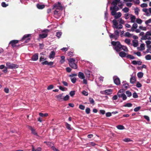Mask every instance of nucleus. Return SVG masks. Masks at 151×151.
<instances>
[{"instance_id": "nucleus-1", "label": "nucleus", "mask_w": 151, "mask_h": 151, "mask_svg": "<svg viewBox=\"0 0 151 151\" xmlns=\"http://www.w3.org/2000/svg\"><path fill=\"white\" fill-rule=\"evenodd\" d=\"M119 22L120 24L118 26V23L117 21L115 19H114L112 21L113 25V27L114 29H121L123 27V26L122 24H124V21L122 18H120L119 20Z\"/></svg>"}, {"instance_id": "nucleus-2", "label": "nucleus", "mask_w": 151, "mask_h": 151, "mask_svg": "<svg viewBox=\"0 0 151 151\" xmlns=\"http://www.w3.org/2000/svg\"><path fill=\"white\" fill-rule=\"evenodd\" d=\"M56 8V10L54 12V14L55 15H60L59 13L60 10H62L63 7L62 6L61 3L58 2L57 4H55L53 6V8Z\"/></svg>"}, {"instance_id": "nucleus-3", "label": "nucleus", "mask_w": 151, "mask_h": 151, "mask_svg": "<svg viewBox=\"0 0 151 151\" xmlns=\"http://www.w3.org/2000/svg\"><path fill=\"white\" fill-rule=\"evenodd\" d=\"M111 43L114 46L113 49L116 52H118L121 51L122 45L119 42L112 41Z\"/></svg>"}, {"instance_id": "nucleus-4", "label": "nucleus", "mask_w": 151, "mask_h": 151, "mask_svg": "<svg viewBox=\"0 0 151 151\" xmlns=\"http://www.w3.org/2000/svg\"><path fill=\"white\" fill-rule=\"evenodd\" d=\"M75 59L76 58H71L68 60L69 65L74 69H76L77 68L76 64L75 63L76 61Z\"/></svg>"}, {"instance_id": "nucleus-5", "label": "nucleus", "mask_w": 151, "mask_h": 151, "mask_svg": "<svg viewBox=\"0 0 151 151\" xmlns=\"http://www.w3.org/2000/svg\"><path fill=\"white\" fill-rule=\"evenodd\" d=\"M6 65L8 68L12 69H15L19 67L18 65L11 63L9 62L6 63Z\"/></svg>"}, {"instance_id": "nucleus-6", "label": "nucleus", "mask_w": 151, "mask_h": 151, "mask_svg": "<svg viewBox=\"0 0 151 151\" xmlns=\"http://www.w3.org/2000/svg\"><path fill=\"white\" fill-rule=\"evenodd\" d=\"M141 39L142 40H151V31L147 32L145 35L141 37Z\"/></svg>"}, {"instance_id": "nucleus-7", "label": "nucleus", "mask_w": 151, "mask_h": 151, "mask_svg": "<svg viewBox=\"0 0 151 151\" xmlns=\"http://www.w3.org/2000/svg\"><path fill=\"white\" fill-rule=\"evenodd\" d=\"M110 9L111 11V14L114 15L115 14V13H116V12L119 10V8L117 6H114L113 7H111Z\"/></svg>"}, {"instance_id": "nucleus-8", "label": "nucleus", "mask_w": 151, "mask_h": 151, "mask_svg": "<svg viewBox=\"0 0 151 151\" xmlns=\"http://www.w3.org/2000/svg\"><path fill=\"white\" fill-rule=\"evenodd\" d=\"M142 11L146 14L147 16H150L151 15V7L149 9L143 8Z\"/></svg>"}, {"instance_id": "nucleus-9", "label": "nucleus", "mask_w": 151, "mask_h": 151, "mask_svg": "<svg viewBox=\"0 0 151 151\" xmlns=\"http://www.w3.org/2000/svg\"><path fill=\"white\" fill-rule=\"evenodd\" d=\"M113 79L114 83L117 85H119L120 83V81L119 78L116 76L113 77Z\"/></svg>"}, {"instance_id": "nucleus-10", "label": "nucleus", "mask_w": 151, "mask_h": 151, "mask_svg": "<svg viewBox=\"0 0 151 151\" xmlns=\"http://www.w3.org/2000/svg\"><path fill=\"white\" fill-rule=\"evenodd\" d=\"M18 42V40H12L11 41L9 44L11 45L12 46L14 47L16 46V44Z\"/></svg>"}, {"instance_id": "nucleus-11", "label": "nucleus", "mask_w": 151, "mask_h": 151, "mask_svg": "<svg viewBox=\"0 0 151 151\" xmlns=\"http://www.w3.org/2000/svg\"><path fill=\"white\" fill-rule=\"evenodd\" d=\"M38 58V54L37 53L34 54L31 58V60L35 61L37 60Z\"/></svg>"}, {"instance_id": "nucleus-12", "label": "nucleus", "mask_w": 151, "mask_h": 151, "mask_svg": "<svg viewBox=\"0 0 151 151\" xmlns=\"http://www.w3.org/2000/svg\"><path fill=\"white\" fill-rule=\"evenodd\" d=\"M114 16V17L115 19H119L120 17H121L122 16V14L120 12H118L116 13H115V14L114 15H112Z\"/></svg>"}, {"instance_id": "nucleus-13", "label": "nucleus", "mask_w": 151, "mask_h": 151, "mask_svg": "<svg viewBox=\"0 0 151 151\" xmlns=\"http://www.w3.org/2000/svg\"><path fill=\"white\" fill-rule=\"evenodd\" d=\"M117 96L119 98H122L123 100H125L127 99V96L124 93L118 94Z\"/></svg>"}, {"instance_id": "nucleus-14", "label": "nucleus", "mask_w": 151, "mask_h": 151, "mask_svg": "<svg viewBox=\"0 0 151 151\" xmlns=\"http://www.w3.org/2000/svg\"><path fill=\"white\" fill-rule=\"evenodd\" d=\"M127 54L123 51H121L119 53V55L122 58H126Z\"/></svg>"}, {"instance_id": "nucleus-15", "label": "nucleus", "mask_w": 151, "mask_h": 151, "mask_svg": "<svg viewBox=\"0 0 151 151\" xmlns=\"http://www.w3.org/2000/svg\"><path fill=\"white\" fill-rule=\"evenodd\" d=\"M78 76V77L81 79H83L85 78V76L83 73L81 72H79Z\"/></svg>"}, {"instance_id": "nucleus-16", "label": "nucleus", "mask_w": 151, "mask_h": 151, "mask_svg": "<svg viewBox=\"0 0 151 151\" xmlns=\"http://www.w3.org/2000/svg\"><path fill=\"white\" fill-rule=\"evenodd\" d=\"M109 36L111 39H114L115 40H117L118 38L114 34L109 33Z\"/></svg>"}, {"instance_id": "nucleus-17", "label": "nucleus", "mask_w": 151, "mask_h": 151, "mask_svg": "<svg viewBox=\"0 0 151 151\" xmlns=\"http://www.w3.org/2000/svg\"><path fill=\"white\" fill-rule=\"evenodd\" d=\"M55 53L54 51H51L50 54L49 58L50 59L54 58Z\"/></svg>"}, {"instance_id": "nucleus-18", "label": "nucleus", "mask_w": 151, "mask_h": 151, "mask_svg": "<svg viewBox=\"0 0 151 151\" xmlns=\"http://www.w3.org/2000/svg\"><path fill=\"white\" fill-rule=\"evenodd\" d=\"M132 63L134 65H140L142 63V62L140 61L133 60L132 62Z\"/></svg>"}, {"instance_id": "nucleus-19", "label": "nucleus", "mask_w": 151, "mask_h": 151, "mask_svg": "<svg viewBox=\"0 0 151 151\" xmlns=\"http://www.w3.org/2000/svg\"><path fill=\"white\" fill-rule=\"evenodd\" d=\"M37 8L40 9H42L45 7V6L43 4H38L36 5Z\"/></svg>"}, {"instance_id": "nucleus-20", "label": "nucleus", "mask_w": 151, "mask_h": 151, "mask_svg": "<svg viewBox=\"0 0 151 151\" xmlns=\"http://www.w3.org/2000/svg\"><path fill=\"white\" fill-rule=\"evenodd\" d=\"M112 90L111 89H109L105 90V95H109L111 93Z\"/></svg>"}, {"instance_id": "nucleus-21", "label": "nucleus", "mask_w": 151, "mask_h": 151, "mask_svg": "<svg viewBox=\"0 0 151 151\" xmlns=\"http://www.w3.org/2000/svg\"><path fill=\"white\" fill-rule=\"evenodd\" d=\"M91 73V72L88 70H86L85 71V73L86 76L88 77H90Z\"/></svg>"}, {"instance_id": "nucleus-22", "label": "nucleus", "mask_w": 151, "mask_h": 151, "mask_svg": "<svg viewBox=\"0 0 151 151\" xmlns=\"http://www.w3.org/2000/svg\"><path fill=\"white\" fill-rule=\"evenodd\" d=\"M133 45L134 47H137L138 46V41L137 40H134L132 41Z\"/></svg>"}, {"instance_id": "nucleus-23", "label": "nucleus", "mask_w": 151, "mask_h": 151, "mask_svg": "<svg viewBox=\"0 0 151 151\" xmlns=\"http://www.w3.org/2000/svg\"><path fill=\"white\" fill-rule=\"evenodd\" d=\"M136 81L135 78L134 76H132L130 78V82L132 84H134Z\"/></svg>"}, {"instance_id": "nucleus-24", "label": "nucleus", "mask_w": 151, "mask_h": 151, "mask_svg": "<svg viewBox=\"0 0 151 151\" xmlns=\"http://www.w3.org/2000/svg\"><path fill=\"white\" fill-rule=\"evenodd\" d=\"M47 36V35L46 33H43L39 35V37L41 38H44L46 37Z\"/></svg>"}, {"instance_id": "nucleus-25", "label": "nucleus", "mask_w": 151, "mask_h": 151, "mask_svg": "<svg viewBox=\"0 0 151 151\" xmlns=\"http://www.w3.org/2000/svg\"><path fill=\"white\" fill-rule=\"evenodd\" d=\"M130 19L131 22H134L135 21V17L132 14L130 15Z\"/></svg>"}, {"instance_id": "nucleus-26", "label": "nucleus", "mask_w": 151, "mask_h": 151, "mask_svg": "<svg viewBox=\"0 0 151 151\" xmlns=\"http://www.w3.org/2000/svg\"><path fill=\"white\" fill-rule=\"evenodd\" d=\"M121 50H123L126 52H127L128 51L127 47L124 46L122 45V47L121 48Z\"/></svg>"}, {"instance_id": "nucleus-27", "label": "nucleus", "mask_w": 151, "mask_h": 151, "mask_svg": "<svg viewBox=\"0 0 151 151\" xmlns=\"http://www.w3.org/2000/svg\"><path fill=\"white\" fill-rule=\"evenodd\" d=\"M116 128L119 130H123L125 129L123 125H119L116 126Z\"/></svg>"}, {"instance_id": "nucleus-28", "label": "nucleus", "mask_w": 151, "mask_h": 151, "mask_svg": "<svg viewBox=\"0 0 151 151\" xmlns=\"http://www.w3.org/2000/svg\"><path fill=\"white\" fill-rule=\"evenodd\" d=\"M65 126L66 128L69 130H71L72 128L71 127V125L67 122L65 123Z\"/></svg>"}, {"instance_id": "nucleus-29", "label": "nucleus", "mask_w": 151, "mask_h": 151, "mask_svg": "<svg viewBox=\"0 0 151 151\" xmlns=\"http://www.w3.org/2000/svg\"><path fill=\"white\" fill-rule=\"evenodd\" d=\"M62 34V33L61 32H56V36L59 39L61 37Z\"/></svg>"}, {"instance_id": "nucleus-30", "label": "nucleus", "mask_w": 151, "mask_h": 151, "mask_svg": "<svg viewBox=\"0 0 151 151\" xmlns=\"http://www.w3.org/2000/svg\"><path fill=\"white\" fill-rule=\"evenodd\" d=\"M143 75V73L142 72H138L137 74V76L138 78H142Z\"/></svg>"}, {"instance_id": "nucleus-31", "label": "nucleus", "mask_w": 151, "mask_h": 151, "mask_svg": "<svg viewBox=\"0 0 151 151\" xmlns=\"http://www.w3.org/2000/svg\"><path fill=\"white\" fill-rule=\"evenodd\" d=\"M126 58L132 60L135 59L133 55H131L127 54Z\"/></svg>"}, {"instance_id": "nucleus-32", "label": "nucleus", "mask_w": 151, "mask_h": 151, "mask_svg": "<svg viewBox=\"0 0 151 151\" xmlns=\"http://www.w3.org/2000/svg\"><path fill=\"white\" fill-rule=\"evenodd\" d=\"M29 128L31 129L32 132L35 135H37V132L35 131V130L32 127H29Z\"/></svg>"}, {"instance_id": "nucleus-33", "label": "nucleus", "mask_w": 151, "mask_h": 151, "mask_svg": "<svg viewBox=\"0 0 151 151\" xmlns=\"http://www.w3.org/2000/svg\"><path fill=\"white\" fill-rule=\"evenodd\" d=\"M132 35L129 32H126L125 33L124 36L125 37H132Z\"/></svg>"}, {"instance_id": "nucleus-34", "label": "nucleus", "mask_w": 151, "mask_h": 151, "mask_svg": "<svg viewBox=\"0 0 151 151\" xmlns=\"http://www.w3.org/2000/svg\"><path fill=\"white\" fill-rule=\"evenodd\" d=\"M41 148L40 147H38L36 149H35L33 146H32V151H41Z\"/></svg>"}, {"instance_id": "nucleus-35", "label": "nucleus", "mask_w": 151, "mask_h": 151, "mask_svg": "<svg viewBox=\"0 0 151 151\" xmlns=\"http://www.w3.org/2000/svg\"><path fill=\"white\" fill-rule=\"evenodd\" d=\"M132 104L131 103H127L126 104H124L123 106L125 107H130L132 106Z\"/></svg>"}, {"instance_id": "nucleus-36", "label": "nucleus", "mask_w": 151, "mask_h": 151, "mask_svg": "<svg viewBox=\"0 0 151 151\" xmlns=\"http://www.w3.org/2000/svg\"><path fill=\"white\" fill-rule=\"evenodd\" d=\"M129 10V9L127 7H125L123 9H122V11L124 12V13H127L128 12Z\"/></svg>"}, {"instance_id": "nucleus-37", "label": "nucleus", "mask_w": 151, "mask_h": 151, "mask_svg": "<svg viewBox=\"0 0 151 151\" xmlns=\"http://www.w3.org/2000/svg\"><path fill=\"white\" fill-rule=\"evenodd\" d=\"M145 58L147 60H151V55L150 54L147 55L145 56Z\"/></svg>"}, {"instance_id": "nucleus-38", "label": "nucleus", "mask_w": 151, "mask_h": 151, "mask_svg": "<svg viewBox=\"0 0 151 151\" xmlns=\"http://www.w3.org/2000/svg\"><path fill=\"white\" fill-rule=\"evenodd\" d=\"M31 35L29 34L24 35L22 37V40H24L27 38L31 36Z\"/></svg>"}, {"instance_id": "nucleus-39", "label": "nucleus", "mask_w": 151, "mask_h": 151, "mask_svg": "<svg viewBox=\"0 0 151 151\" xmlns=\"http://www.w3.org/2000/svg\"><path fill=\"white\" fill-rule=\"evenodd\" d=\"M89 101L90 104H92L93 105L94 104V101L93 99L91 98H89Z\"/></svg>"}, {"instance_id": "nucleus-40", "label": "nucleus", "mask_w": 151, "mask_h": 151, "mask_svg": "<svg viewBox=\"0 0 151 151\" xmlns=\"http://www.w3.org/2000/svg\"><path fill=\"white\" fill-rule=\"evenodd\" d=\"M62 96L63 94H60L58 95L56 97L59 100H60L62 99Z\"/></svg>"}, {"instance_id": "nucleus-41", "label": "nucleus", "mask_w": 151, "mask_h": 151, "mask_svg": "<svg viewBox=\"0 0 151 151\" xmlns=\"http://www.w3.org/2000/svg\"><path fill=\"white\" fill-rule=\"evenodd\" d=\"M39 115L41 117L47 116L48 115V114L47 113H45L44 114H43V113H39Z\"/></svg>"}, {"instance_id": "nucleus-42", "label": "nucleus", "mask_w": 151, "mask_h": 151, "mask_svg": "<svg viewBox=\"0 0 151 151\" xmlns=\"http://www.w3.org/2000/svg\"><path fill=\"white\" fill-rule=\"evenodd\" d=\"M139 9L137 8V7H136L135 9H134V12H135V14H137V15H138V14H139Z\"/></svg>"}, {"instance_id": "nucleus-43", "label": "nucleus", "mask_w": 151, "mask_h": 151, "mask_svg": "<svg viewBox=\"0 0 151 151\" xmlns=\"http://www.w3.org/2000/svg\"><path fill=\"white\" fill-rule=\"evenodd\" d=\"M130 14L129 13H126L124 14V17L126 19H128L130 17Z\"/></svg>"}, {"instance_id": "nucleus-44", "label": "nucleus", "mask_w": 151, "mask_h": 151, "mask_svg": "<svg viewBox=\"0 0 151 151\" xmlns=\"http://www.w3.org/2000/svg\"><path fill=\"white\" fill-rule=\"evenodd\" d=\"M126 93L128 97H130L132 95L131 93L129 91H126Z\"/></svg>"}, {"instance_id": "nucleus-45", "label": "nucleus", "mask_w": 151, "mask_h": 151, "mask_svg": "<svg viewBox=\"0 0 151 151\" xmlns=\"http://www.w3.org/2000/svg\"><path fill=\"white\" fill-rule=\"evenodd\" d=\"M119 32L118 30H115L114 31V34L118 37L119 36Z\"/></svg>"}, {"instance_id": "nucleus-46", "label": "nucleus", "mask_w": 151, "mask_h": 151, "mask_svg": "<svg viewBox=\"0 0 151 151\" xmlns=\"http://www.w3.org/2000/svg\"><path fill=\"white\" fill-rule=\"evenodd\" d=\"M124 90H123V89H120L119 91L118 92L117 94H122V93H124Z\"/></svg>"}, {"instance_id": "nucleus-47", "label": "nucleus", "mask_w": 151, "mask_h": 151, "mask_svg": "<svg viewBox=\"0 0 151 151\" xmlns=\"http://www.w3.org/2000/svg\"><path fill=\"white\" fill-rule=\"evenodd\" d=\"M71 81L73 83H75L76 81V78L74 77L73 78H70Z\"/></svg>"}, {"instance_id": "nucleus-48", "label": "nucleus", "mask_w": 151, "mask_h": 151, "mask_svg": "<svg viewBox=\"0 0 151 151\" xmlns=\"http://www.w3.org/2000/svg\"><path fill=\"white\" fill-rule=\"evenodd\" d=\"M107 6H106V11L105 12V13H104L105 19H106V20L107 19L108 15V13L107 12Z\"/></svg>"}, {"instance_id": "nucleus-49", "label": "nucleus", "mask_w": 151, "mask_h": 151, "mask_svg": "<svg viewBox=\"0 0 151 151\" xmlns=\"http://www.w3.org/2000/svg\"><path fill=\"white\" fill-rule=\"evenodd\" d=\"M90 111H91L90 109V108H89L88 107L86 109V110H85L86 113L87 114H88L90 113Z\"/></svg>"}, {"instance_id": "nucleus-50", "label": "nucleus", "mask_w": 151, "mask_h": 151, "mask_svg": "<svg viewBox=\"0 0 151 151\" xmlns=\"http://www.w3.org/2000/svg\"><path fill=\"white\" fill-rule=\"evenodd\" d=\"M1 6L3 7H6L8 6V4H6L5 2H2L1 3Z\"/></svg>"}, {"instance_id": "nucleus-51", "label": "nucleus", "mask_w": 151, "mask_h": 151, "mask_svg": "<svg viewBox=\"0 0 151 151\" xmlns=\"http://www.w3.org/2000/svg\"><path fill=\"white\" fill-rule=\"evenodd\" d=\"M141 107L140 106H138L137 107H136L134 109V110L135 112H137L138 111L141 109Z\"/></svg>"}, {"instance_id": "nucleus-52", "label": "nucleus", "mask_w": 151, "mask_h": 151, "mask_svg": "<svg viewBox=\"0 0 151 151\" xmlns=\"http://www.w3.org/2000/svg\"><path fill=\"white\" fill-rule=\"evenodd\" d=\"M76 91H71L70 92L69 94L71 96H73L75 94Z\"/></svg>"}, {"instance_id": "nucleus-53", "label": "nucleus", "mask_w": 151, "mask_h": 151, "mask_svg": "<svg viewBox=\"0 0 151 151\" xmlns=\"http://www.w3.org/2000/svg\"><path fill=\"white\" fill-rule=\"evenodd\" d=\"M123 140L125 142H128L132 141V140L129 138H126L124 139Z\"/></svg>"}, {"instance_id": "nucleus-54", "label": "nucleus", "mask_w": 151, "mask_h": 151, "mask_svg": "<svg viewBox=\"0 0 151 151\" xmlns=\"http://www.w3.org/2000/svg\"><path fill=\"white\" fill-rule=\"evenodd\" d=\"M136 22L139 24H141L142 22V20L139 19H136Z\"/></svg>"}, {"instance_id": "nucleus-55", "label": "nucleus", "mask_w": 151, "mask_h": 151, "mask_svg": "<svg viewBox=\"0 0 151 151\" xmlns=\"http://www.w3.org/2000/svg\"><path fill=\"white\" fill-rule=\"evenodd\" d=\"M142 86V84L139 82H137L136 85V86L137 87L139 88L141 87Z\"/></svg>"}, {"instance_id": "nucleus-56", "label": "nucleus", "mask_w": 151, "mask_h": 151, "mask_svg": "<svg viewBox=\"0 0 151 151\" xmlns=\"http://www.w3.org/2000/svg\"><path fill=\"white\" fill-rule=\"evenodd\" d=\"M130 42H131L130 40L129 39H127L125 40V42L128 45H129L130 44Z\"/></svg>"}, {"instance_id": "nucleus-57", "label": "nucleus", "mask_w": 151, "mask_h": 151, "mask_svg": "<svg viewBox=\"0 0 151 151\" xmlns=\"http://www.w3.org/2000/svg\"><path fill=\"white\" fill-rule=\"evenodd\" d=\"M147 4L146 3H143L140 5L141 7L142 8L147 7Z\"/></svg>"}, {"instance_id": "nucleus-58", "label": "nucleus", "mask_w": 151, "mask_h": 151, "mask_svg": "<svg viewBox=\"0 0 151 151\" xmlns=\"http://www.w3.org/2000/svg\"><path fill=\"white\" fill-rule=\"evenodd\" d=\"M69 98V96L68 95H66L63 98V99L64 101H67L68 100Z\"/></svg>"}, {"instance_id": "nucleus-59", "label": "nucleus", "mask_w": 151, "mask_h": 151, "mask_svg": "<svg viewBox=\"0 0 151 151\" xmlns=\"http://www.w3.org/2000/svg\"><path fill=\"white\" fill-rule=\"evenodd\" d=\"M79 108L80 109L82 110H83L85 108V106L84 105H80L79 106Z\"/></svg>"}, {"instance_id": "nucleus-60", "label": "nucleus", "mask_w": 151, "mask_h": 151, "mask_svg": "<svg viewBox=\"0 0 151 151\" xmlns=\"http://www.w3.org/2000/svg\"><path fill=\"white\" fill-rule=\"evenodd\" d=\"M123 86L124 88L127 89L128 88L129 84L128 83H126L123 85Z\"/></svg>"}, {"instance_id": "nucleus-61", "label": "nucleus", "mask_w": 151, "mask_h": 151, "mask_svg": "<svg viewBox=\"0 0 151 151\" xmlns=\"http://www.w3.org/2000/svg\"><path fill=\"white\" fill-rule=\"evenodd\" d=\"M111 113L110 112H108L106 113V116L107 117L111 116Z\"/></svg>"}, {"instance_id": "nucleus-62", "label": "nucleus", "mask_w": 151, "mask_h": 151, "mask_svg": "<svg viewBox=\"0 0 151 151\" xmlns=\"http://www.w3.org/2000/svg\"><path fill=\"white\" fill-rule=\"evenodd\" d=\"M54 87V86L52 85H49L47 88V89L48 90H51Z\"/></svg>"}, {"instance_id": "nucleus-63", "label": "nucleus", "mask_w": 151, "mask_h": 151, "mask_svg": "<svg viewBox=\"0 0 151 151\" xmlns=\"http://www.w3.org/2000/svg\"><path fill=\"white\" fill-rule=\"evenodd\" d=\"M118 2L114 0V1H112V4L113 5V6H116L117 5Z\"/></svg>"}, {"instance_id": "nucleus-64", "label": "nucleus", "mask_w": 151, "mask_h": 151, "mask_svg": "<svg viewBox=\"0 0 151 151\" xmlns=\"http://www.w3.org/2000/svg\"><path fill=\"white\" fill-rule=\"evenodd\" d=\"M151 23V19H150L146 21L145 22V23L147 25L149 23Z\"/></svg>"}]
</instances>
